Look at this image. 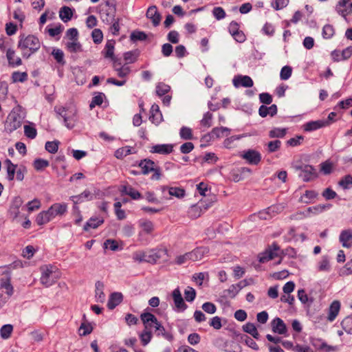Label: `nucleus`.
Listing matches in <instances>:
<instances>
[{
  "instance_id": "nucleus-1",
  "label": "nucleus",
  "mask_w": 352,
  "mask_h": 352,
  "mask_svg": "<svg viewBox=\"0 0 352 352\" xmlns=\"http://www.w3.org/2000/svg\"><path fill=\"white\" fill-rule=\"evenodd\" d=\"M41 41L36 36L32 34H21L19 37L17 47L20 50L24 58H29L41 47Z\"/></svg>"
},
{
  "instance_id": "nucleus-2",
  "label": "nucleus",
  "mask_w": 352,
  "mask_h": 352,
  "mask_svg": "<svg viewBox=\"0 0 352 352\" xmlns=\"http://www.w3.org/2000/svg\"><path fill=\"white\" fill-rule=\"evenodd\" d=\"M67 211V204L65 203H55L47 210L39 212L36 218L38 225L42 226L47 223L55 217L64 215Z\"/></svg>"
},
{
  "instance_id": "nucleus-3",
  "label": "nucleus",
  "mask_w": 352,
  "mask_h": 352,
  "mask_svg": "<svg viewBox=\"0 0 352 352\" xmlns=\"http://www.w3.org/2000/svg\"><path fill=\"white\" fill-rule=\"evenodd\" d=\"M58 118L63 120V124L68 129H72L78 121V110L75 106H56L54 107Z\"/></svg>"
},
{
  "instance_id": "nucleus-4",
  "label": "nucleus",
  "mask_w": 352,
  "mask_h": 352,
  "mask_svg": "<svg viewBox=\"0 0 352 352\" xmlns=\"http://www.w3.org/2000/svg\"><path fill=\"white\" fill-rule=\"evenodd\" d=\"M167 254L165 249H152L148 251H137L133 254V259L138 263H156L158 260Z\"/></svg>"
},
{
  "instance_id": "nucleus-5",
  "label": "nucleus",
  "mask_w": 352,
  "mask_h": 352,
  "mask_svg": "<svg viewBox=\"0 0 352 352\" xmlns=\"http://www.w3.org/2000/svg\"><path fill=\"white\" fill-rule=\"evenodd\" d=\"M41 276V283L46 287L53 285L59 278V272L56 267L45 265L40 268Z\"/></svg>"
},
{
  "instance_id": "nucleus-6",
  "label": "nucleus",
  "mask_w": 352,
  "mask_h": 352,
  "mask_svg": "<svg viewBox=\"0 0 352 352\" xmlns=\"http://www.w3.org/2000/svg\"><path fill=\"white\" fill-rule=\"evenodd\" d=\"M23 118L21 116L18 110H12L7 116L4 129L11 133L21 126Z\"/></svg>"
},
{
  "instance_id": "nucleus-7",
  "label": "nucleus",
  "mask_w": 352,
  "mask_h": 352,
  "mask_svg": "<svg viewBox=\"0 0 352 352\" xmlns=\"http://www.w3.org/2000/svg\"><path fill=\"white\" fill-rule=\"evenodd\" d=\"M296 169L300 170L299 177L305 182L311 181L318 177V173L316 168L311 165L297 166Z\"/></svg>"
},
{
  "instance_id": "nucleus-8",
  "label": "nucleus",
  "mask_w": 352,
  "mask_h": 352,
  "mask_svg": "<svg viewBox=\"0 0 352 352\" xmlns=\"http://www.w3.org/2000/svg\"><path fill=\"white\" fill-rule=\"evenodd\" d=\"M172 298L174 302L173 310L175 312H184L188 307L185 303L179 288L175 289L172 292Z\"/></svg>"
},
{
  "instance_id": "nucleus-9",
  "label": "nucleus",
  "mask_w": 352,
  "mask_h": 352,
  "mask_svg": "<svg viewBox=\"0 0 352 352\" xmlns=\"http://www.w3.org/2000/svg\"><path fill=\"white\" fill-rule=\"evenodd\" d=\"M280 248L276 243H273L270 248L261 253L258 256L260 263H265L277 256H279Z\"/></svg>"
},
{
  "instance_id": "nucleus-10",
  "label": "nucleus",
  "mask_w": 352,
  "mask_h": 352,
  "mask_svg": "<svg viewBox=\"0 0 352 352\" xmlns=\"http://www.w3.org/2000/svg\"><path fill=\"white\" fill-rule=\"evenodd\" d=\"M337 12L346 19V16L352 13V0H340L336 6Z\"/></svg>"
},
{
  "instance_id": "nucleus-11",
  "label": "nucleus",
  "mask_w": 352,
  "mask_h": 352,
  "mask_svg": "<svg viewBox=\"0 0 352 352\" xmlns=\"http://www.w3.org/2000/svg\"><path fill=\"white\" fill-rule=\"evenodd\" d=\"M241 157L252 165H257L261 161V154L254 149L243 151Z\"/></svg>"
},
{
  "instance_id": "nucleus-12",
  "label": "nucleus",
  "mask_w": 352,
  "mask_h": 352,
  "mask_svg": "<svg viewBox=\"0 0 352 352\" xmlns=\"http://www.w3.org/2000/svg\"><path fill=\"white\" fill-rule=\"evenodd\" d=\"M14 289L10 283V277L6 276L0 279V293H4L5 295L11 297L13 294Z\"/></svg>"
},
{
  "instance_id": "nucleus-13",
  "label": "nucleus",
  "mask_w": 352,
  "mask_h": 352,
  "mask_svg": "<svg viewBox=\"0 0 352 352\" xmlns=\"http://www.w3.org/2000/svg\"><path fill=\"white\" fill-rule=\"evenodd\" d=\"M146 16L151 20L154 26H157L160 23L162 16L155 6L148 7Z\"/></svg>"
},
{
  "instance_id": "nucleus-14",
  "label": "nucleus",
  "mask_w": 352,
  "mask_h": 352,
  "mask_svg": "<svg viewBox=\"0 0 352 352\" xmlns=\"http://www.w3.org/2000/svg\"><path fill=\"white\" fill-rule=\"evenodd\" d=\"M232 83L236 87H239L240 86L243 87H251L254 84L252 79L250 76L241 75L235 76L232 80Z\"/></svg>"
},
{
  "instance_id": "nucleus-15",
  "label": "nucleus",
  "mask_w": 352,
  "mask_h": 352,
  "mask_svg": "<svg viewBox=\"0 0 352 352\" xmlns=\"http://www.w3.org/2000/svg\"><path fill=\"white\" fill-rule=\"evenodd\" d=\"M173 150V144H155L151 147L150 152L152 153H158L161 155H167L172 153Z\"/></svg>"
},
{
  "instance_id": "nucleus-16",
  "label": "nucleus",
  "mask_w": 352,
  "mask_h": 352,
  "mask_svg": "<svg viewBox=\"0 0 352 352\" xmlns=\"http://www.w3.org/2000/svg\"><path fill=\"white\" fill-rule=\"evenodd\" d=\"M6 58L9 65L12 67H19L22 65L21 58L16 54L15 50L12 48L7 50Z\"/></svg>"
},
{
  "instance_id": "nucleus-17",
  "label": "nucleus",
  "mask_w": 352,
  "mask_h": 352,
  "mask_svg": "<svg viewBox=\"0 0 352 352\" xmlns=\"http://www.w3.org/2000/svg\"><path fill=\"white\" fill-rule=\"evenodd\" d=\"M140 318L144 326V329L151 330L153 329V324L158 321L157 318L151 313L144 312L140 316Z\"/></svg>"
},
{
  "instance_id": "nucleus-18",
  "label": "nucleus",
  "mask_w": 352,
  "mask_h": 352,
  "mask_svg": "<svg viewBox=\"0 0 352 352\" xmlns=\"http://www.w3.org/2000/svg\"><path fill=\"white\" fill-rule=\"evenodd\" d=\"M340 307L341 304L338 300H333L331 303L327 311V318L328 321L333 322L336 318L340 312Z\"/></svg>"
},
{
  "instance_id": "nucleus-19",
  "label": "nucleus",
  "mask_w": 352,
  "mask_h": 352,
  "mask_svg": "<svg viewBox=\"0 0 352 352\" xmlns=\"http://www.w3.org/2000/svg\"><path fill=\"white\" fill-rule=\"evenodd\" d=\"M339 241L344 248H351L352 246V230H342L340 234Z\"/></svg>"
},
{
  "instance_id": "nucleus-20",
  "label": "nucleus",
  "mask_w": 352,
  "mask_h": 352,
  "mask_svg": "<svg viewBox=\"0 0 352 352\" xmlns=\"http://www.w3.org/2000/svg\"><path fill=\"white\" fill-rule=\"evenodd\" d=\"M93 198V194L89 190H85L81 194L72 196L69 199L73 201L74 204L78 205L84 201L92 200Z\"/></svg>"
},
{
  "instance_id": "nucleus-21",
  "label": "nucleus",
  "mask_w": 352,
  "mask_h": 352,
  "mask_svg": "<svg viewBox=\"0 0 352 352\" xmlns=\"http://www.w3.org/2000/svg\"><path fill=\"white\" fill-rule=\"evenodd\" d=\"M139 226L142 230L139 232V236L141 237L143 234H150L154 230V225L152 221L147 219H140L138 222Z\"/></svg>"
},
{
  "instance_id": "nucleus-22",
  "label": "nucleus",
  "mask_w": 352,
  "mask_h": 352,
  "mask_svg": "<svg viewBox=\"0 0 352 352\" xmlns=\"http://www.w3.org/2000/svg\"><path fill=\"white\" fill-rule=\"evenodd\" d=\"M311 344L317 349L324 352H330L333 350V347L328 345L325 341L320 338H312Z\"/></svg>"
},
{
  "instance_id": "nucleus-23",
  "label": "nucleus",
  "mask_w": 352,
  "mask_h": 352,
  "mask_svg": "<svg viewBox=\"0 0 352 352\" xmlns=\"http://www.w3.org/2000/svg\"><path fill=\"white\" fill-rule=\"evenodd\" d=\"M272 328L274 333L284 334L287 331L286 325L280 318H276L272 321Z\"/></svg>"
},
{
  "instance_id": "nucleus-24",
  "label": "nucleus",
  "mask_w": 352,
  "mask_h": 352,
  "mask_svg": "<svg viewBox=\"0 0 352 352\" xmlns=\"http://www.w3.org/2000/svg\"><path fill=\"white\" fill-rule=\"evenodd\" d=\"M149 120L154 124H158L162 120V115L157 104H153L151 108Z\"/></svg>"
},
{
  "instance_id": "nucleus-25",
  "label": "nucleus",
  "mask_w": 352,
  "mask_h": 352,
  "mask_svg": "<svg viewBox=\"0 0 352 352\" xmlns=\"http://www.w3.org/2000/svg\"><path fill=\"white\" fill-rule=\"evenodd\" d=\"M208 253V249L206 247H199L192 252H190L191 261H197L201 260Z\"/></svg>"
},
{
  "instance_id": "nucleus-26",
  "label": "nucleus",
  "mask_w": 352,
  "mask_h": 352,
  "mask_svg": "<svg viewBox=\"0 0 352 352\" xmlns=\"http://www.w3.org/2000/svg\"><path fill=\"white\" fill-rule=\"evenodd\" d=\"M328 124L327 121L316 120L307 122L304 124L303 128L305 131H312L322 128Z\"/></svg>"
},
{
  "instance_id": "nucleus-27",
  "label": "nucleus",
  "mask_w": 352,
  "mask_h": 352,
  "mask_svg": "<svg viewBox=\"0 0 352 352\" xmlns=\"http://www.w3.org/2000/svg\"><path fill=\"white\" fill-rule=\"evenodd\" d=\"M123 300V296L122 293L113 292L111 294L109 301L107 302V307L109 309H113L116 306L121 303Z\"/></svg>"
},
{
  "instance_id": "nucleus-28",
  "label": "nucleus",
  "mask_w": 352,
  "mask_h": 352,
  "mask_svg": "<svg viewBox=\"0 0 352 352\" xmlns=\"http://www.w3.org/2000/svg\"><path fill=\"white\" fill-rule=\"evenodd\" d=\"M104 223L102 217H91L84 226V230L89 231L90 229H96Z\"/></svg>"
},
{
  "instance_id": "nucleus-29",
  "label": "nucleus",
  "mask_w": 352,
  "mask_h": 352,
  "mask_svg": "<svg viewBox=\"0 0 352 352\" xmlns=\"http://www.w3.org/2000/svg\"><path fill=\"white\" fill-rule=\"evenodd\" d=\"M115 41L114 40H108L105 44L104 48L102 52L103 56L106 58H110L111 60L114 59V47H115Z\"/></svg>"
},
{
  "instance_id": "nucleus-30",
  "label": "nucleus",
  "mask_w": 352,
  "mask_h": 352,
  "mask_svg": "<svg viewBox=\"0 0 352 352\" xmlns=\"http://www.w3.org/2000/svg\"><path fill=\"white\" fill-rule=\"evenodd\" d=\"M23 204L22 199L20 197H16L14 199L13 202L10 208V213L13 217L16 219L20 214L19 208Z\"/></svg>"
},
{
  "instance_id": "nucleus-31",
  "label": "nucleus",
  "mask_w": 352,
  "mask_h": 352,
  "mask_svg": "<svg viewBox=\"0 0 352 352\" xmlns=\"http://www.w3.org/2000/svg\"><path fill=\"white\" fill-rule=\"evenodd\" d=\"M120 191L122 192V193L130 196L131 199L134 200L140 199V198H142L141 194L131 186H122Z\"/></svg>"
},
{
  "instance_id": "nucleus-32",
  "label": "nucleus",
  "mask_w": 352,
  "mask_h": 352,
  "mask_svg": "<svg viewBox=\"0 0 352 352\" xmlns=\"http://www.w3.org/2000/svg\"><path fill=\"white\" fill-rule=\"evenodd\" d=\"M139 167L142 169V173L144 175H147L155 170V163L151 160H141L138 164Z\"/></svg>"
},
{
  "instance_id": "nucleus-33",
  "label": "nucleus",
  "mask_w": 352,
  "mask_h": 352,
  "mask_svg": "<svg viewBox=\"0 0 352 352\" xmlns=\"http://www.w3.org/2000/svg\"><path fill=\"white\" fill-rule=\"evenodd\" d=\"M258 113L262 118H265L267 115L274 116L277 113V106L276 104H272L270 107L261 105L258 109Z\"/></svg>"
},
{
  "instance_id": "nucleus-34",
  "label": "nucleus",
  "mask_w": 352,
  "mask_h": 352,
  "mask_svg": "<svg viewBox=\"0 0 352 352\" xmlns=\"http://www.w3.org/2000/svg\"><path fill=\"white\" fill-rule=\"evenodd\" d=\"M5 164L6 166L7 175L6 178L9 181H12L14 179L15 173L17 170V165L12 162L9 159L5 160Z\"/></svg>"
},
{
  "instance_id": "nucleus-35",
  "label": "nucleus",
  "mask_w": 352,
  "mask_h": 352,
  "mask_svg": "<svg viewBox=\"0 0 352 352\" xmlns=\"http://www.w3.org/2000/svg\"><path fill=\"white\" fill-rule=\"evenodd\" d=\"M136 153V151L135 150L134 148L129 146H126L119 148L118 149H117L115 151L114 155L117 159H122L124 157H126L130 154H133V153Z\"/></svg>"
},
{
  "instance_id": "nucleus-36",
  "label": "nucleus",
  "mask_w": 352,
  "mask_h": 352,
  "mask_svg": "<svg viewBox=\"0 0 352 352\" xmlns=\"http://www.w3.org/2000/svg\"><path fill=\"white\" fill-rule=\"evenodd\" d=\"M230 131V129L228 127H215L212 129V130L210 133V135L212 138H220L223 136H228Z\"/></svg>"
},
{
  "instance_id": "nucleus-37",
  "label": "nucleus",
  "mask_w": 352,
  "mask_h": 352,
  "mask_svg": "<svg viewBox=\"0 0 352 352\" xmlns=\"http://www.w3.org/2000/svg\"><path fill=\"white\" fill-rule=\"evenodd\" d=\"M243 287V285H241V283L231 285L228 289H226L223 292L224 295L227 297L233 298L236 296V294L239 292V291Z\"/></svg>"
},
{
  "instance_id": "nucleus-38",
  "label": "nucleus",
  "mask_w": 352,
  "mask_h": 352,
  "mask_svg": "<svg viewBox=\"0 0 352 352\" xmlns=\"http://www.w3.org/2000/svg\"><path fill=\"white\" fill-rule=\"evenodd\" d=\"M113 67L119 78H126L131 72V68L127 64L123 65L115 64Z\"/></svg>"
},
{
  "instance_id": "nucleus-39",
  "label": "nucleus",
  "mask_w": 352,
  "mask_h": 352,
  "mask_svg": "<svg viewBox=\"0 0 352 352\" xmlns=\"http://www.w3.org/2000/svg\"><path fill=\"white\" fill-rule=\"evenodd\" d=\"M202 206L198 203L190 207L188 211V216L192 219L199 217L204 212Z\"/></svg>"
},
{
  "instance_id": "nucleus-40",
  "label": "nucleus",
  "mask_w": 352,
  "mask_h": 352,
  "mask_svg": "<svg viewBox=\"0 0 352 352\" xmlns=\"http://www.w3.org/2000/svg\"><path fill=\"white\" fill-rule=\"evenodd\" d=\"M65 47L71 53H76L82 51V45L78 41H67L65 43Z\"/></svg>"
},
{
  "instance_id": "nucleus-41",
  "label": "nucleus",
  "mask_w": 352,
  "mask_h": 352,
  "mask_svg": "<svg viewBox=\"0 0 352 352\" xmlns=\"http://www.w3.org/2000/svg\"><path fill=\"white\" fill-rule=\"evenodd\" d=\"M96 301L99 302H103L105 300V295L103 292L104 284L100 281L96 283Z\"/></svg>"
},
{
  "instance_id": "nucleus-42",
  "label": "nucleus",
  "mask_w": 352,
  "mask_h": 352,
  "mask_svg": "<svg viewBox=\"0 0 352 352\" xmlns=\"http://www.w3.org/2000/svg\"><path fill=\"white\" fill-rule=\"evenodd\" d=\"M28 73L25 72H21L19 71H16L14 72L11 76L12 82L13 83L24 82L28 80Z\"/></svg>"
},
{
  "instance_id": "nucleus-43",
  "label": "nucleus",
  "mask_w": 352,
  "mask_h": 352,
  "mask_svg": "<svg viewBox=\"0 0 352 352\" xmlns=\"http://www.w3.org/2000/svg\"><path fill=\"white\" fill-rule=\"evenodd\" d=\"M243 330L250 334L254 338L258 340L259 333L254 324L248 322L243 326Z\"/></svg>"
},
{
  "instance_id": "nucleus-44",
  "label": "nucleus",
  "mask_w": 352,
  "mask_h": 352,
  "mask_svg": "<svg viewBox=\"0 0 352 352\" xmlns=\"http://www.w3.org/2000/svg\"><path fill=\"white\" fill-rule=\"evenodd\" d=\"M246 135H232V136H230L229 138H227L224 141H223V146L226 148H234L236 146L234 142L236 141V140H241V138L245 137Z\"/></svg>"
},
{
  "instance_id": "nucleus-45",
  "label": "nucleus",
  "mask_w": 352,
  "mask_h": 352,
  "mask_svg": "<svg viewBox=\"0 0 352 352\" xmlns=\"http://www.w3.org/2000/svg\"><path fill=\"white\" fill-rule=\"evenodd\" d=\"M73 12L72 9L67 6L63 7L59 11V16L60 19L65 23L70 21Z\"/></svg>"
},
{
  "instance_id": "nucleus-46",
  "label": "nucleus",
  "mask_w": 352,
  "mask_h": 352,
  "mask_svg": "<svg viewBox=\"0 0 352 352\" xmlns=\"http://www.w3.org/2000/svg\"><path fill=\"white\" fill-rule=\"evenodd\" d=\"M287 129L274 127L269 131V137L270 138H282L285 136Z\"/></svg>"
},
{
  "instance_id": "nucleus-47",
  "label": "nucleus",
  "mask_w": 352,
  "mask_h": 352,
  "mask_svg": "<svg viewBox=\"0 0 352 352\" xmlns=\"http://www.w3.org/2000/svg\"><path fill=\"white\" fill-rule=\"evenodd\" d=\"M281 144V142L278 140L270 141L265 144L266 151L269 153H274L280 148Z\"/></svg>"
},
{
  "instance_id": "nucleus-48",
  "label": "nucleus",
  "mask_w": 352,
  "mask_h": 352,
  "mask_svg": "<svg viewBox=\"0 0 352 352\" xmlns=\"http://www.w3.org/2000/svg\"><path fill=\"white\" fill-rule=\"evenodd\" d=\"M331 207V205L329 204H319L316 206L309 207L308 208V211L314 214H318L329 209Z\"/></svg>"
},
{
  "instance_id": "nucleus-49",
  "label": "nucleus",
  "mask_w": 352,
  "mask_h": 352,
  "mask_svg": "<svg viewBox=\"0 0 352 352\" xmlns=\"http://www.w3.org/2000/svg\"><path fill=\"white\" fill-rule=\"evenodd\" d=\"M335 34V29L332 25H325L322 31V36L324 39L331 38Z\"/></svg>"
},
{
  "instance_id": "nucleus-50",
  "label": "nucleus",
  "mask_w": 352,
  "mask_h": 352,
  "mask_svg": "<svg viewBox=\"0 0 352 352\" xmlns=\"http://www.w3.org/2000/svg\"><path fill=\"white\" fill-rule=\"evenodd\" d=\"M338 185L344 190L352 188V176L351 175H345L339 181Z\"/></svg>"
},
{
  "instance_id": "nucleus-51",
  "label": "nucleus",
  "mask_w": 352,
  "mask_h": 352,
  "mask_svg": "<svg viewBox=\"0 0 352 352\" xmlns=\"http://www.w3.org/2000/svg\"><path fill=\"white\" fill-rule=\"evenodd\" d=\"M179 136L185 140H190L193 139L192 129L187 126H182L179 131Z\"/></svg>"
},
{
  "instance_id": "nucleus-52",
  "label": "nucleus",
  "mask_w": 352,
  "mask_h": 352,
  "mask_svg": "<svg viewBox=\"0 0 352 352\" xmlns=\"http://www.w3.org/2000/svg\"><path fill=\"white\" fill-rule=\"evenodd\" d=\"M318 195V193L315 190H306L304 195L301 197V199L303 202L308 204L310 203L313 199H316Z\"/></svg>"
},
{
  "instance_id": "nucleus-53",
  "label": "nucleus",
  "mask_w": 352,
  "mask_h": 352,
  "mask_svg": "<svg viewBox=\"0 0 352 352\" xmlns=\"http://www.w3.org/2000/svg\"><path fill=\"white\" fill-rule=\"evenodd\" d=\"M92 331L93 327L91 324L88 322H82L78 329V333L80 336H85L91 333Z\"/></svg>"
},
{
  "instance_id": "nucleus-54",
  "label": "nucleus",
  "mask_w": 352,
  "mask_h": 352,
  "mask_svg": "<svg viewBox=\"0 0 352 352\" xmlns=\"http://www.w3.org/2000/svg\"><path fill=\"white\" fill-rule=\"evenodd\" d=\"M52 55L54 56L56 62L62 65H65L64 53L60 49H53Z\"/></svg>"
},
{
  "instance_id": "nucleus-55",
  "label": "nucleus",
  "mask_w": 352,
  "mask_h": 352,
  "mask_svg": "<svg viewBox=\"0 0 352 352\" xmlns=\"http://www.w3.org/2000/svg\"><path fill=\"white\" fill-rule=\"evenodd\" d=\"M343 329L348 334H352V316L346 317L341 322Z\"/></svg>"
},
{
  "instance_id": "nucleus-56",
  "label": "nucleus",
  "mask_w": 352,
  "mask_h": 352,
  "mask_svg": "<svg viewBox=\"0 0 352 352\" xmlns=\"http://www.w3.org/2000/svg\"><path fill=\"white\" fill-rule=\"evenodd\" d=\"M12 331H13L12 325L4 324L1 328L0 335L2 338L8 339L10 337Z\"/></svg>"
},
{
  "instance_id": "nucleus-57",
  "label": "nucleus",
  "mask_w": 352,
  "mask_h": 352,
  "mask_svg": "<svg viewBox=\"0 0 352 352\" xmlns=\"http://www.w3.org/2000/svg\"><path fill=\"white\" fill-rule=\"evenodd\" d=\"M49 165H50V163L46 160L38 158L34 161V168L38 171L43 170L45 168L47 167Z\"/></svg>"
},
{
  "instance_id": "nucleus-58",
  "label": "nucleus",
  "mask_w": 352,
  "mask_h": 352,
  "mask_svg": "<svg viewBox=\"0 0 352 352\" xmlns=\"http://www.w3.org/2000/svg\"><path fill=\"white\" fill-rule=\"evenodd\" d=\"M141 342L144 346L147 345L152 338L151 330L144 329V330L140 334Z\"/></svg>"
},
{
  "instance_id": "nucleus-59",
  "label": "nucleus",
  "mask_w": 352,
  "mask_h": 352,
  "mask_svg": "<svg viewBox=\"0 0 352 352\" xmlns=\"http://www.w3.org/2000/svg\"><path fill=\"white\" fill-rule=\"evenodd\" d=\"M170 90V87L165 83L160 82L156 86V93L159 96H162Z\"/></svg>"
},
{
  "instance_id": "nucleus-60",
  "label": "nucleus",
  "mask_w": 352,
  "mask_h": 352,
  "mask_svg": "<svg viewBox=\"0 0 352 352\" xmlns=\"http://www.w3.org/2000/svg\"><path fill=\"white\" fill-rule=\"evenodd\" d=\"M168 194L177 198H182L185 195V190L181 188L170 187L168 188Z\"/></svg>"
},
{
  "instance_id": "nucleus-61",
  "label": "nucleus",
  "mask_w": 352,
  "mask_h": 352,
  "mask_svg": "<svg viewBox=\"0 0 352 352\" xmlns=\"http://www.w3.org/2000/svg\"><path fill=\"white\" fill-rule=\"evenodd\" d=\"M212 114L209 111L204 114L203 118L200 121L202 126L209 128L212 125Z\"/></svg>"
},
{
  "instance_id": "nucleus-62",
  "label": "nucleus",
  "mask_w": 352,
  "mask_h": 352,
  "mask_svg": "<svg viewBox=\"0 0 352 352\" xmlns=\"http://www.w3.org/2000/svg\"><path fill=\"white\" fill-rule=\"evenodd\" d=\"M333 164L329 160H327L320 164V170L324 175H329L332 172Z\"/></svg>"
},
{
  "instance_id": "nucleus-63",
  "label": "nucleus",
  "mask_w": 352,
  "mask_h": 352,
  "mask_svg": "<svg viewBox=\"0 0 352 352\" xmlns=\"http://www.w3.org/2000/svg\"><path fill=\"white\" fill-rule=\"evenodd\" d=\"M292 73V69L291 67L287 65L284 66L280 70V78L283 80H287L291 77Z\"/></svg>"
},
{
  "instance_id": "nucleus-64",
  "label": "nucleus",
  "mask_w": 352,
  "mask_h": 352,
  "mask_svg": "<svg viewBox=\"0 0 352 352\" xmlns=\"http://www.w3.org/2000/svg\"><path fill=\"white\" fill-rule=\"evenodd\" d=\"M184 297L186 301L192 302L196 297V291L191 287H188L184 291Z\"/></svg>"
}]
</instances>
